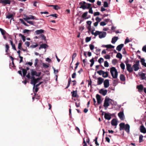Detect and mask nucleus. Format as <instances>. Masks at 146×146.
<instances>
[{
	"mask_svg": "<svg viewBox=\"0 0 146 146\" xmlns=\"http://www.w3.org/2000/svg\"><path fill=\"white\" fill-rule=\"evenodd\" d=\"M104 72L102 70H100L97 72V73L100 75H103Z\"/></svg>",
	"mask_w": 146,
	"mask_h": 146,
	"instance_id": "nucleus-39",
	"label": "nucleus"
},
{
	"mask_svg": "<svg viewBox=\"0 0 146 146\" xmlns=\"http://www.w3.org/2000/svg\"><path fill=\"white\" fill-rule=\"evenodd\" d=\"M71 82V78H70L68 80V84L67 87L66 88V89L68 88L69 87V86H70V84Z\"/></svg>",
	"mask_w": 146,
	"mask_h": 146,
	"instance_id": "nucleus-44",
	"label": "nucleus"
},
{
	"mask_svg": "<svg viewBox=\"0 0 146 146\" xmlns=\"http://www.w3.org/2000/svg\"><path fill=\"white\" fill-rule=\"evenodd\" d=\"M96 20L97 22L99 23L101 21V19L98 17H97L96 19Z\"/></svg>",
	"mask_w": 146,
	"mask_h": 146,
	"instance_id": "nucleus-60",
	"label": "nucleus"
},
{
	"mask_svg": "<svg viewBox=\"0 0 146 146\" xmlns=\"http://www.w3.org/2000/svg\"><path fill=\"white\" fill-rule=\"evenodd\" d=\"M104 84L105 88H108L110 85L109 80L108 79L106 80L104 82Z\"/></svg>",
	"mask_w": 146,
	"mask_h": 146,
	"instance_id": "nucleus-11",
	"label": "nucleus"
},
{
	"mask_svg": "<svg viewBox=\"0 0 146 146\" xmlns=\"http://www.w3.org/2000/svg\"><path fill=\"white\" fill-rule=\"evenodd\" d=\"M145 60L143 58H141V64L144 66L146 67V63L145 62Z\"/></svg>",
	"mask_w": 146,
	"mask_h": 146,
	"instance_id": "nucleus-28",
	"label": "nucleus"
},
{
	"mask_svg": "<svg viewBox=\"0 0 146 146\" xmlns=\"http://www.w3.org/2000/svg\"><path fill=\"white\" fill-rule=\"evenodd\" d=\"M96 98L97 101V103L99 104L101 103V98L100 96L98 94H97L96 95Z\"/></svg>",
	"mask_w": 146,
	"mask_h": 146,
	"instance_id": "nucleus-17",
	"label": "nucleus"
},
{
	"mask_svg": "<svg viewBox=\"0 0 146 146\" xmlns=\"http://www.w3.org/2000/svg\"><path fill=\"white\" fill-rule=\"evenodd\" d=\"M11 1L10 0H0V3H2L4 6L7 4L10 5L11 4Z\"/></svg>",
	"mask_w": 146,
	"mask_h": 146,
	"instance_id": "nucleus-8",
	"label": "nucleus"
},
{
	"mask_svg": "<svg viewBox=\"0 0 146 146\" xmlns=\"http://www.w3.org/2000/svg\"><path fill=\"white\" fill-rule=\"evenodd\" d=\"M38 61V60L37 59H36L35 60V62L34 63V65H35V67H36V66L37 64Z\"/></svg>",
	"mask_w": 146,
	"mask_h": 146,
	"instance_id": "nucleus-63",
	"label": "nucleus"
},
{
	"mask_svg": "<svg viewBox=\"0 0 146 146\" xmlns=\"http://www.w3.org/2000/svg\"><path fill=\"white\" fill-rule=\"evenodd\" d=\"M119 126L120 130L125 129L127 133H129L130 126L128 124L125 125L124 123H121Z\"/></svg>",
	"mask_w": 146,
	"mask_h": 146,
	"instance_id": "nucleus-2",
	"label": "nucleus"
},
{
	"mask_svg": "<svg viewBox=\"0 0 146 146\" xmlns=\"http://www.w3.org/2000/svg\"><path fill=\"white\" fill-rule=\"evenodd\" d=\"M57 16H58V15L57 14H51L49 16H47V17H48L49 16H52L53 17H55V18H56L57 17Z\"/></svg>",
	"mask_w": 146,
	"mask_h": 146,
	"instance_id": "nucleus-56",
	"label": "nucleus"
},
{
	"mask_svg": "<svg viewBox=\"0 0 146 146\" xmlns=\"http://www.w3.org/2000/svg\"><path fill=\"white\" fill-rule=\"evenodd\" d=\"M40 46H41L42 48H46L48 46V45L45 44H42L40 45Z\"/></svg>",
	"mask_w": 146,
	"mask_h": 146,
	"instance_id": "nucleus-45",
	"label": "nucleus"
},
{
	"mask_svg": "<svg viewBox=\"0 0 146 146\" xmlns=\"http://www.w3.org/2000/svg\"><path fill=\"white\" fill-rule=\"evenodd\" d=\"M48 7H53V8L56 10H57L58 9H60V7H59V6L57 5H48Z\"/></svg>",
	"mask_w": 146,
	"mask_h": 146,
	"instance_id": "nucleus-29",
	"label": "nucleus"
},
{
	"mask_svg": "<svg viewBox=\"0 0 146 146\" xmlns=\"http://www.w3.org/2000/svg\"><path fill=\"white\" fill-rule=\"evenodd\" d=\"M140 131L141 133H146V129L143 125H142L140 126Z\"/></svg>",
	"mask_w": 146,
	"mask_h": 146,
	"instance_id": "nucleus-15",
	"label": "nucleus"
},
{
	"mask_svg": "<svg viewBox=\"0 0 146 146\" xmlns=\"http://www.w3.org/2000/svg\"><path fill=\"white\" fill-rule=\"evenodd\" d=\"M6 18L10 19V18H11L12 19H13V15L12 14H10L8 15H7L6 16Z\"/></svg>",
	"mask_w": 146,
	"mask_h": 146,
	"instance_id": "nucleus-38",
	"label": "nucleus"
},
{
	"mask_svg": "<svg viewBox=\"0 0 146 146\" xmlns=\"http://www.w3.org/2000/svg\"><path fill=\"white\" fill-rule=\"evenodd\" d=\"M120 66L122 69L124 70L125 69V65L123 63H121L120 64Z\"/></svg>",
	"mask_w": 146,
	"mask_h": 146,
	"instance_id": "nucleus-47",
	"label": "nucleus"
},
{
	"mask_svg": "<svg viewBox=\"0 0 146 146\" xmlns=\"http://www.w3.org/2000/svg\"><path fill=\"white\" fill-rule=\"evenodd\" d=\"M104 66L105 67L109 66V64L107 61H105L104 62Z\"/></svg>",
	"mask_w": 146,
	"mask_h": 146,
	"instance_id": "nucleus-53",
	"label": "nucleus"
},
{
	"mask_svg": "<svg viewBox=\"0 0 146 146\" xmlns=\"http://www.w3.org/2000/svg\"><path fill=\"white\" fill-rule=\"evenodd\" d=\"M22 43L21 42H19V43L18 46V48L19 49H22Z\"/></svg>",
	"mask_w": 146,
	"mask_h": 146,
	"instance_id": "nucleus-54",
	"label": "nucleus"
},
{
	"mask_svg": "<svg viewBox=\"0 0 146 146\" xmlns=\"http://www.w3.org/2000/svg\"><path fill=\"white\" fill-rule=\"evenodd\" d=\"M26 77L29 79H31V84H33V82H36V80L34 76H32V77H31L30 75V73L29 72L27 74L26 76Z\"/></svg>",
	"mask_w": 146,
	"mask_h": 146,
	"instance_id": "nucleus-6",
	"label": "nucleus"
},
{
	"mask_svg": "<svg viewBox=\"0 0 146 146\" xmlns=\"http://www.w3.org/2000/svg\"><path fill=\"white\" fill-rule=\"evenodd\" d=\"M104 61V59L102 58H100L98 60V62L100 64H101L102 62H103Z\"/></svg>",
	"mask_w": 146,
	"mask_h": 146,
	"instance_id": "nucleus-51",
	"label": "nucleus"
},
{
	"mask_svg": "<svg viewBox=\"0 0 146 146\" xmlns=\"http://www.w3.org/2000/svg\"><path fill=\"white\" fill-rule=\"evenodd\" d=\"M130 42L129 39H128V37H127L125 39L124 43L125 44H126L127 43Z\"/></svg>",
	"mask_w": 146,
	"mask_h": 146,
	"instance_id": "nucleus-62",
	"label": "nucleus"
},
{
	"mask_svg": "<svg viewBox=\"0 0 146 146\" xmlns=\"http://www.w3.org/2000/svg\"><path fill=\"white\" fill-rule=\"evenodd\" d=\"M98 80L97 84L98 85H100L103 82L104 79L101 77H99L97 78Z\"/></svg>",
	"mask_w": 146,
	"mask_h": 146,
	"instance_id": "nucleus-13",
	"label": "nucleus"
},
{
	"mask_svg": "<svg viewBox=\"0 0 146 146\" xmlns=\"http://www.w3.org/2000/svg\"><path fill=\"white\" fill-rule=\"evenodd\" d=\"M110 72L113 78H117L118 75V72L114 67H112L110 68Z\"/></svg>",
	"mask_w": 146,
	"mask_h": 146,
	"instance_id": "nucleus-3",
	"label": "nucleus"
},
{
	"mask_svg": "<svg viewBox=\"0 0 146 146\" xmlns=\"http://www.w3.org/2000/svg\"><path fill=\"white\" fill-rule=\"evenodd\" d=\"M116 57L119 58L120 59H121L122 58V55L119 52H118L116 56Z\"/></svg>",
	"mask_w": 146,
	"mask_h": 146,
	"instance_id": "nucleus-36",
	"label": "nucleus"
},
{
	"mask_svg": "<svg viewBox=\"0 0 146 146\" xmlns=\"http://www.w3.org/2000/svg\"><path fill=\"white\" fill-rule=\"evenodd\" d=\"M145 74L143 73H142L140 75L141 78L142 80L145 79Z\"/></svg>",
	"mask_w": 146,
	"mask_h": 146,
	"instance_id": "nucleus-33",
	"label": "nucleus"
},
{
	"mask_svg": "<svg viewBox=\"0 0 146 146\" xmlns=\"http://www.w3.org/2000/svg\"><path fill=\"white\" fill-rule=\"evenodd\" d=\"M43 67L45 68H47L49 67V65H47L44 63L42 64Z\"/></svg>",
	"mask_w": 146,
	"mask_h": 146,
	"instance_id": "nucleus-55",
	"label": "nucleus"
},
{
	"mask_svg": "<svg viewBox=\"0 0 146 146\" xmlns=\"http://www.w3.org/2000/svg\"><path fill=\"white\" fill-rule=\"evenodd\" d=\"M41 39L44 40V41H45L46 40V37L44 35H41Z\"/></svg>",
	"mask_w": 146,
	"mask_h": 146,
	"instance_id": "nucleus-57",
	"label": "nucleus"
},
{
	"mask_svg": "<svg viewBox=\"0 0 146 146\" xmlns=\"http://www.w3.org/2000/svg\"><path fill=\"white\" fill-rule=\"evenodd\" d=\"M5 47L6 49L5 50V52L7 53L6 54H7V53L8 52V50L9 49V45L8 44H6L5 45Z\"/></svg>",
	"mask_w": 146,
	"mask_h": 146,
	"instance_id": "nucleus-40",
	"label": "nucleus"
},
{
	"mask_svg": "<svg viewBox=\"0 0 146 146\" xmlns=\"http://www.w3.org/2000/svg\"><path fill=\"white\" fill-rule=\"evenodd\" d=\"M36 44L35 45L34 44H32L31 45L30 47L31 48H34L38 46V44H37L36 43H35Z\"/></svg>",
	"mask_w": 146,
	"mask_h": 146,
	"instance_id": "nucleus-49",
	"label": "nucleus"
},
{
	"mask_svg": "<svg viewBox=\"0 0 146 146\" xmlns=\"http://www.w3.org/2000/svg\"><path fill=\"white\" fill-rule=\"evenodd\" d=\"M104 58L106 59H110V55L109 54H107L104 56Z\"/></svg>",
	"mask_w": 146,
	"mask_h": 146,
	"instance_id": "nucleus-61",
	"label": "nucleus"
},
{
	"mask_svg": "<svg viewBox=\"0 0 146 146\" xmlns=\"http://www.w3.org/2000/svg\"><path fill=\"white\" fill-rule=\"evenodd\" d=\"M22 72L23 74V77H24L26 75L27 73V70H25V69H22Z\"/></svg>",
	"mask_w": 146,
	"mask_h": 146,
	"instance_id": "nucleus-32",
	"label": "nucleus"
},
{
	"mask_svg": "<svg viewBox=\"0 0 146 146\" xmlns=\"http://www.w3.org/2000/svg\"><path fill=\"white\" fill-rule=\"evenodd\" d=\"M0 31L2 35H5V33H6V31L4 30L1 28H0Z\"/></svg>",
	"mask_w": 146,
	"mask_h": 146,
	"instance_id": "nucleus-41",
	"label": "nucleus"
},
{
	"mask_svg": "<svg viewBox=\"0 0 146 146\" xmlns=\"http://www.w3.org/2000/svg\"><path fill=\"white\" fill-rule=\"evenodd\" d=\"M139 61L138 60L135 62V63L133 66V68L135 71H137L139 69Z\"/></svg>",
	"mask_w": 146,
	"mask_h": 146,
	"instance_id": "nucleus-5",
	"label": "nucleus"
},
{
	"mask_svg": "<svg viewBox=\"0 0 146 146\" xmlns=\"http://www.w3.org/2000/svg\"><path fill=\"white\" fill-rule=\"evenodd\" d=\"M117 62V61L116 59H114L112 61V63L113 65H115Z\"/></svg>",
	"mask_w": 146,
	"mask_h": 146,
	"instance_id": "nucleus-50",
	"label": "nucleus"
},
{
	"mask_svg": "<svg viewBox=\"0 0 146 146\" xmlns=\"http://www.w3.org/2000/svg\"><path fill=\"white\" fill-rule=\"evenodd\" d=\"M24 19L28 23L31 24V25H34L35 22L34 21H29V19H27L26 18H24Z\"/></svg>",
	"mask_w": 146,
	"mask_h": 146,
	"instance_id": "nucleus-23",
	"label": "nucleus"
},
{
	"mask_svg": "<svg viewBox=\"0 0 146 146\" xmlns=\"http://www.w3.org/2000/svg\"><path fill=\"white\" fill-rule=\"evenodd\" d=\"M103 46L105 47L108 48H114V46L111 44H108L107 45H104Z\"/></svg>",
	"mask_w": 146,
	"mask_h": 146,
	"instance_id": "nucleus-30",
	"label": "nucleus"
},
{
	"mask_svg": "<svg viewBox=\"0 0 146 146\" xmlns=\"http://www.w3.org/2000/svg\"><path fill=\"white\" fill-rule=\"evenodd\" d=\"M76 56V53H74L73 54L72 56V60L73 61L74 59Z\"/></svg>",
	"mask_w": 146,
	"mask_h": 146,
	"instance_id": "nucleus-59",
	"label": "nucleus"
},
{
	"mask_svg": "<svg viewBox=\"0 0 146 146\" xmlns=\"http://www.w3.org/2000/svg\"><path fill=\"white\" fill-rule=\"evenodd\" d=\"M142 50L143 51L146 52V45H145L143 47Z\"/></svg>",
	"mask_w": 146,
	"mask_h": 146,
	"instance_id": "nucleus-64",
	"label": "nucleus"
},
{
	"mask_svg": "<svg viewBox=\"0 0 146 146\" xmlns=\"http://www.w3.org/2000/svg\"><path fill=\"white\" fill-rule=\"evenodd\" d=\"M120 80L122 81H124L125 80V77L124 75L123 74H121L120 75Z\"/></svg>",
	"mask_w": 146,
	"mask_h": 146,
	"instance_id": "nucleus-27",
	"label": "nucleus"
},
{
	"mask_svg": "<svg viewBox=\"0 0 146 146\" xmlns=\"http://www.w3.org/2000/svg\"><path fill=\"white\" fill-rule=\"evenodd\" d=\"M71 94H72V97H76L77 96V91H73L71 92Z\"/></svg>",
	"mask_w": 146,
	"mask_h": 146,
	"instance_id": "nucleus-26",
	"label": "nucleus"
},
{
	"mask_svg": "<svg viewBox=\"0 0 146 146\" xmlns=\"http://www.w3.org/2000/svg\"><path fill=\"white\" fill-rule=\"evenodd\" d=\"M125 63L126 66V68L127 70L129 72L131 73L133 71V69L131 67V64L128 63V60L125 61Z\"/></svg>",
	"mask_w": 146,
	"mask_h": 146,
	"instance_id": "nucleus-4",
	"label": "nucleus"
},
{
	"mask_svg": "<svg viewBox=\"0 0 146 146\" xmlns=\"http://www.w3.org/2000/svg\"><path fill=\"white\" fill-rule=\"evenodd\" d=\"M107 90H104L103 89H102L99 91V93L104 96H105L107 94Z\"/></svg>",
	"mask_w": 146,
	"mask_h": 146,
	"instance_id": "nucleus-10",
	"label": "nucleus"
},
{
	"mask_svg": "<svg viewBox=\"0 0 146 146\" xmlns=\"http://www.w3.org/2000/svg\"><path fill=\"white\" fill-rule=\"evenodd\" d=\"M101 31H96L94 33V36H96L98 35L99 36V35L101 33Z\"/></svg>",
	"mask_w": 146,
	"mask_h": 146,
	"instance_id": "nucleus-43",
	"label": "nucleus"
},
{
	"mask_svg": "<svg viewBox=\"0 0 146 146\" xmlns=\"http://www.w3.org/2000/svg\"><path fill=\"white\" fill-rule=\"evenodd\" d=\"M106 32L104 31H101V33L99 35V38H104L106 37Z\"/></svg>",
	"mask_w": 146,
	"mask_h": 146,
	"instance_id": "nucleus-12",
	"label": "nucleus"
},
{
	"mask_svg": "<svg viewBox=\"0 0 146 146\" xmlns=\"http://www.w3.org/2000/svg\"><path fill=\"white\" fill-rule=\"evenodd\" d=\"M104 7H108V5L106 1H105L104 2Z\"/></svg>",
	"mask_w": 146,
	"mask_h": 146,
	"instance_id": "nucleus-52",
	"label": "nucleus"
},
{
	"mask_svg": "<svg viewBox=\"0 0 146 146\" xmlns=\"http://www.w3.org/2000/svg\"><path fill=\"white\" fill-rule=\"evenodd\" d=\"M79 5L80 6V8H82L84 9H89V13L93 14V11L92 10V8L91 7V4L90 3H86L85 1H81L79 3Z\"/></svg>",
	"mask_w": 146,
	"mask_h": 146,
	"instance_id": "nucleus-1",
	"label": "nucleus"
},
{
	"mask_svg": "<svg viewBox=\"0 0 146 146\" xmlns=\"http://www.w3.org/2000/svg\"><path fill=\"white\" fill-rule=\"evenodd\" d=\"M90 62H91V64L90 65V66L92 67L94 64V58H92L91 60H90Z\"/></svg>",
	"mask_w": 146,
	"mask_h": 146,
	"instance_id": "nucleus-37",
	"label": "nucleus"
},
{
	"mask_svg": "<svg viewBox=\"0 0 146 146\" xmlns=\"http://www.w3.org/2000/svg\"><path fill=\"white\" fill-rule=\"evenodd\" d=\"M111 123L113 126H116L117 124V120L115 119H113L111 121Z\"/></svg>",
	"mask_w": 146,
	"mask_h": 146,
	"instance_id": "nucleus-16",
	"label": "nucleus"
},
{
	"mask_svg": "<svg viewBox=\"0 0 146 146\" xmlns=\"http://www.w3.org/2000/svg\"><path fill=\"white\" fill-rule=\"evenodd\" d=\"M104 118L106 119L109 120L111 119V117L109 114L106 113L104 114Z\"/></svg>",
	"mask_w": 146,
	"mask_h": 146,
	"instance_id": "nucleus-21",
	"label": "nucleus"
},
{
	"mask_svg": "<svg viewBox=\"0 0 146 146\" xmlns=\"http://www.w3.org/2000/svg\"><path fill=\"white\" fill-rule=\"evenodd\" d=\"M25 18H26L27 19H35L36 20H38V19L32 15H30L29 17L27 16Z\"/></svg>",
	"mask_w": 146,
	"mask_h": 146,
	"instance_id": "nucleus-14",
	"label": "nucleus"
},
{
	"mask_svg": "<svg viewBox=\"0 0 146 146\" xmlns=\"http://www.w3.org/2000/svg\"><path fill=\"white\" fill-rule=\"evenodd\" d=\"M89 46H90V49L92 50H93L94 48V46L92 44H90L89 45Z\"/></svg>",
	"mask_w": 146,
	"mask_h": 146,
	"instance_id": "nucleus-58",
	"label": "nucleus"
},
{
	"mask_svg": "<svg viewBox=\"0 0 146 146\" xmlns=\"http://www.w3.org/2000/svg\"><path fill=\"white\" fill-rule=\"evenodd\" d=\"M143 136L142 135H141L139 136V143H141L143 141Z\"/></svg>",
	"mask_w": 146,
	"mask_h": 146,
	"instance_id": "nucleus-48",
	"label": "nucleus"
},
{
	"mask_svg": "<svg viewBox=\"0 0 146 146\" xmlns=\"http://www.w3.org/2000/svg\"><path fill=\"white\" fill-rule=\"evenodd\" d=\"M44 31L42 29L37 30L35 31V33L37 35L41 34L44 32Z\"/></svg>",
	"mask_w": 146,
	"mask_h": 146,
	"instance_id": "nucleus-25",
	"label": "nucleus"
},
{
	"mask_svg": "<svg viewBox=\"0 0 146 146\" xmlns=\"http://www.w3.org/2000/svg\"><path fill=\"white\" fill-rule=\"evenodd\" d=\"M98 139V137H96L95 138V139H94V141L95 142V144L96 145L99 146V144L98 143L97 141Z\"/></svg>",
	"mask_w": 146,
	"mask_h": 146,
	"instance_id": "nucleus-42",
	"label": "nucleus"
},
{
	"mask_svg": "<svg viewBox=\"0 0 146 146\" xmlns=\"http://www.w3.org/2000/svg\"><path fill=\"white\" fill-rule=\"evenodd\" d=\"M123 46L124 44H121L118 45L116 47V50L118 51H120Z\"/></svg>",
	"mask_w": 146,
	"mask_h": 146,
	"instance_id": "nucleus-18",
	"label": "nucleus"
},
{
	"mask_svg": "<svg viewBox=\"0 0 146 146\" xmlns=\"http://www.w3.org/2000/svg\"><path fill=\"white\" fill-rule=\"evenodd\" d=\"M118 116L121 120H123L124 119V115L123 111L119 112L118 113Z\"/></svg>",
	"mask_w": 146,
	"mask_h": 146,
	"instance_id": "nucleus-9",
	"label": "nucleus"
},
{
	"mask_svg": "<svg viewBox=\"0 0 146 146\" xmlns=\"http://www.w3.org/2000/svg\"><path fill=\"white\" fill-rule=\"evenodd\" d=\"M118 38V37L117 36L113 37L112 39L111 42L113 44H115V42L117 40Z\"/></svg>",
	"mask_w": 146,
	"mask_h": 146,
	"instance_id": "nucleus-22",
	"label": "nucleus"
},
{
	"mask_svg": "<svg viewBox=\"0 0 146 146\" xmlns=\"http://www.w3.org/2000/svg\"><path fill=\"white\" fill-rule=\"evenodd\" d=\"M31 74L32 76H36L37 74V72L35 70L31 69L30 70Z\"/></svg>",
	"mask_w": 146,
	"mask_h": 146,
	"instance_id": "nucleus-19",
	"label": "nucleus"
},
{
	"mask_svg": "<svg viewBox=\"0 0 146 146\" xmlns=\"http://www.w3.org/2000/svg\"><path fill=\"white\" fill-rule=\"evenodd\" d=\"M88 12H86L84 13L82 15V17L85 19H88V18H86V17L88 15Z\"/></svg>",
	"mask_w": 146,
	"mask_h": 146,
	"instance_id": "nucleus-31",
	"label": "nucleus"
},
{
	"mask_svg": "<svg viewBox=\"0 0 146 146\" xmlns=\"http://www.w3.org/2000/svg\"><path fill=\"white\" fill-rule=\"evenodd\" d=\"M108 72H104L102 76L103 77L105 78L108 77Z\"/></svg>",
	"mask_w": 146,
	"mask_h": 146,
	"instance_id": "nucleus-35",
	"label": "nucleus"
},
{
	"mask_svg": "<svg viewBox=\"0 0 146 146\" xmlns=\"http://www.w3.org/2000/svg\"><path fill=\"white\" fill-rule=\"evenodd\" d=\"M91 40V37H87L85 39V41L86 42H87L90 41Z\"/></svg>",
	"mask_w": 146,
	"mask_h": 146,
	"instance_id": "nucleus-46",
	"label": "nucleus"
},
{
	"mask_svg": "<svg viewBox=\"0 0 146 146\" xmlns=\"http://www.w3.org/2000/svg\"><path fill=\"white\" fill-rule=\"evenodd\" d=\"M42 78L41 77L35 79L36 80V82H33V84L34 86L33 89L35 87V84L38 82V81L40 80Z\"/></svg>",
	"mask_w": 146,
	"mask_h": 146,
	"instance_id": "nucleus-24",
	"label": "nucleus"
},
{
	"mask_svg": "<svg viewBox=\"0 0 146 146\" xmlns=\"http://www.w3.org/2000/svg\"><path fill=\"white\" fill-rule=\"evenodd\" d=\"M110 100H111L106 97L104 100V106L105 108L108 107L109 106V102Z\"/></svg>",
	"mask_w": 146,
	"mask_h": 146,
	"instance_id": "nucleus-7",
	"label": "nucleus"
},
{
	"mask_svg": "<svg viewBox=\"0 0 146 146\" xmlns=\"http://www.w3.org/2000/svg\"><path fill=\"white\" fill-rule=\"evenodd\" d=\"M19 36H21V37L22 38V39H23V40L24 42L25 41V39H26V37L24 35H22L21 34H19Z\"/></svg>",
	"mask_w": 146,
	"mask_h": 146,
	"instance_id": "nucleus-34",
	"label": "nucleus"
},
{
	"mask_svg": "<svg viewBox=\"0 0 146 146\" xmlns=\"http://www.w3.org/2000/svg\"><path fill=\"white\" fill-rule=\"evenodd\" d=\"M137 88L139 92H141L142 91L143 89V86L142 85H138L137 86Z\"/></svg>",
	"mask_w": 146,
	"mask_h": 146,
	"instance_id": "nucleus-20",
	"label": "nucleus"
}]
</instances>
